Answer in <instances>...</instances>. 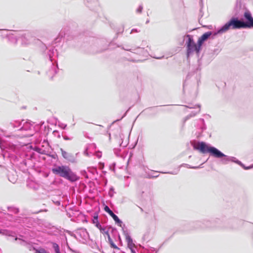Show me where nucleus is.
<instances>
[{
    "label": "nucleus",
    "mask_w": 253,
    "mask_h": 253,
    "mask_svg": "<svg viewBox=\"0 0 253 253\" xmlns=\"http://www.w3.org/2000/svg\"><path fill=\"white\" fill-rule=\"evenodd\" d=\"M193 147L195 150H198L201 153H209L210 155L216 158H220L225 156L223 153L217 148L206 144L205 142H198Z\"/></svg>",
    "instance_id": "obj_1"
},
{
    "label": "nucleus",
    "mask_w": 253,
    "mask_h": 253,
    "mask_svg": "<svg viewBox=\"0 0 253 253\" xmlns=\"http://www.w3.org/2000/svg\"><path fill=\"white\" fill-rule=\"evenodd\" d=\"M52 171L53 173L60 175L70 181H76L78 177L74 173H73L70 169L66 166H58L52 169Z\"/></svg>",
    "instance_id": "obj_2"
},
{
    "label": "nucleus",
    "mask_w": 253,
    "mask_h": 253,
    "mask_svg": "<svg viewBox=\"0 0 253 253\" xmlns=\"http://www.w3.org/2000/svg\"><path fill=\"white\" fill-rule=\"evenodd\" d=\"M247 25L245 22L239 20L237 18H233L227 22L219 31V32H225L230 29H237L246 28Z\"/></svg>",
    "instance_id": "obj_3"
},
{
    "label": "nucleus",
    "mask_w": 253,
    "mask_h": 253,
    "mask_svg": "<svg viewBox=\"0 0 253 253\" xmlns=\"http://www.w3.org/2000/svg\"><path fill=\"white\" fill-rule=\"evenodd\" d=\"M187 37L188 38V40L186 43L187 56H189L190 54L194 52L199 54L201 49V47L198 43L196 44L194 42L193 38L190 35H187Z\"/></svg>",
    "instance_id": "obj_4"
},
{
    "label": "nucleus",
    "mask_w": 253,
    "mask_h": 253,
    "mask_svg": "<svg viewBox=\"0 0 253 253\" xmlns=\"http://www.w3.org/2000/svg\"><path fill=\"white\" fill-rule=\"evenodd\" d=\"M244 16L245 19L248 21L247 22H245V24L247 25L246 28H253V18L252 16L251 12L249 11H247L244 13Z\"/></svg>",
    "instance_id": "obj_5"
},
{
    "label": "nucleus",
    "mask_w": 253,
    "mask_h": 253,
    "mask_svg": "<svg viewBox=\"0 0 253 253\" xmlns=\"http://www.w3.org/2000/svg\"><path fill=\"white\" fill-rule=\"evenodd\" d=\"M104 210L113 218V219L115 221L116 223H121V221L119 218V217L113 213V212L110 209V208L107 206H105Z\"/></svg>",
    "instance_id": "obj_6"
},
{
    "label": "nucleus",
    "mask_w": 253,
    "mask_h": 253,
    "mask_svg": "<svg viewBox=\"0 0 253 253\" xmlns=\"http://www.w3.org/2000/svg\"><path fill=\"white\" fill-rule=\"evenodd\" d=\"M126 241L127 244L128 248L130 250L132 253H135L134 248H135V244L133 243L131 237L127 235L126 237Z\"/></svg>",
    "instance_id": "obj_7"
},
{
    "label": "nucleus",
    "mask_w": 253,
    "mask_h": 253,
    "mask_svg": "<svg viewBox=\"0 0 253 253\" xmlns=\"http://www.w3.org/2000/svg\"><path fill=\"white\" fill-rule=\"evenodd\" d=\"M211 35V32L204 33L201 37L199 38L197 42L198 44L201 47L203 42L206 41Z\"/></svg>",
    "instance_id": "obj_8"
},
{
    "label": "nucleus",
    "mask_w": 253,
    "mask_h": 253,
    "mask_svg": "<svg viewBox=\"0 0 253 253\" xmlns=\"http://www.w3.org/2000/svg\"><path fill=\"white\" fill-rule=\"evenodd\" d=\"M108 241L111 247L115 249L119 250V248L114 243L113 240L111 239L109 234L107 232Z\"/></svg>",
    "instance_id": "obj_9"
},
{
    "label": "nucleus",
    "mask_w": 253,
    "mask_h": 253,
    "mask_svg": "<svg viewBox=\"0 0 253 253\" xmlns=\"http://www.w3.org/2000/svg\"><path fill=\"white\" fill-rule=\"evenodd\" d=\"M52 247L54 249V251L56 252V253H60L59 247L56 243H52Z\"/></svg>",
    "instance_id": "obj_10"
},
{
    "label": "nucleus",
    "mask_w": 253,
    "mask_h": 253,
    "mask_svg": "<svg viewBox=\"0 0 253 253\" xmlns=\"http://www.w3.org/2000/svg\"><path fill=\"white\" fill-rule=\"evenodd\" d=\"M60 151L61 152V154H62V156L64 158L67 159V158H69L68 154L66 151H64L63 149L61 148L60 149Z\"/></svg>",
    "instance_id": "obj_11"
},
{
    "label": "nucleus",
    "mask_w": 253,
    "mask_h": 253,
    "mask_svg": "<svg viewBox=\"0 0 253 253\" xmlns=\"http://www.w3.org/2000/svg\"><path fill=\"white\" fill-rule=\"evenodd\" d=\"M98 214H95L94 216V220H93V222L94 223H95V222H98Z\"/></svg>",
    "instance_id": "obj_12"
},
{
    "label": "nucleus",
    "mask_w": 253,
    "mask_h": 253,
    "mask_svg": "<svg viewBox=\"0 0 253 253\" xmlns=\"http://www.w3.org/2000/svg\"><path fill=\"white\" fill-rule=\"evenodd\" d=\"M36 252L38 253H48L44 249H42L41 251L37 250Z\"/></svg>",
    "instance_id": "obj_13"
}]
</instances>
